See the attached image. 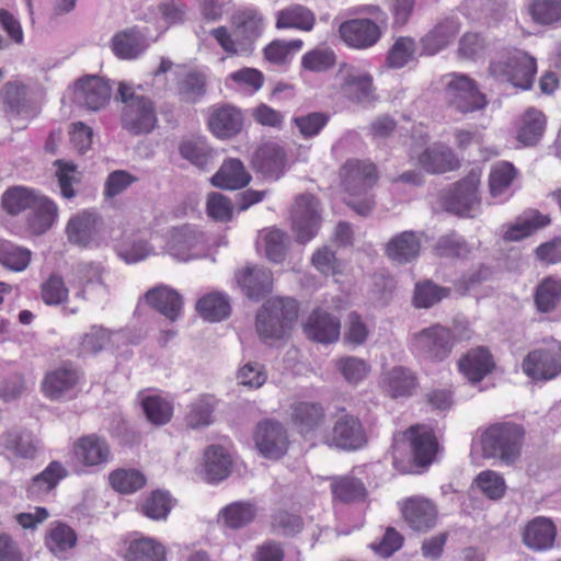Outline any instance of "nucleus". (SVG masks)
<instances>
[{"mask_svg":"<svg viewBox=\"0 0 561 561\" xmlns=\"http://www.w3.org/2000/svg\"><path fill=\"white\" fill-rule=\"evenodd\" d=\"M410 158L430 173H445L458 167V160L453 150L442 144H428V137L422 130L412 136Z\"/></svg>","mask_w":561,"mask_h":561,"instance_id":"8","label":"nucleus"},{"mask_svg":"<svg viewBox=\"0 0 561 561\" xmlns=\"http://www.w3.org/2000/svg\"><path fill=\"white\" fill-rule=\"evenodd\" d=\"M256 516V507L251 502L237 501L222 507L217 516L218 524L227 529L237 530L251 524Z\"/></svg>","mask_w":561,"mask_h":561,"instance_id":"39","label":"nucleus"},{"mask_svg":"<svg viewBox=\"0 0 561 561\" xmlns=\"http://www.w3.org/2000/svg\"><path fill=\"white\" fill-rule=\"evenodd\" d=\"M117 99L124 104L122 125L134 135L148 134L157 125V112L153 102L136 92L134 84L122 81L118 83Z\"/></svg>","mask_w":561,"mask_h":561,"instance_id":"2","label":"nucleus"},{"mask_svg":"<svg viewBox=\"0 0 561 561\" xmlns=\"http://www.w3.org/2000/svg\"><path fill=\"white\" fill-rule=\"evenodd\" d=\"M118 256L128 264L138 263L154 254L146 232L126 233L117 245Z\"/></svg>","mask_w":561,"mask_h":561,"instance_id":"44","label":"nucleus"},{"mask_svg":"<svg viewBox=\"0 0 561 561\" xmlns=\"http://www.w3.org/2000/svg\"><path fill=\"white\" fill-rule=\"evenodd\" d=\"M550 222L548 216L530 209L506 227L503 238L506 241H519Z\"/></svg>","mask_w":561,"mask_h":561,"instance_id":"48","label":"nucleus"},{"mask_svg":"<svg viewBox=\"0 0 561 561\" xmlns=\"http://www.w3.org/2000/svg\"><path fill=\"white\" fill-rule=\"evenodd\" d=\"M516 176L514 165L506 161L496 162L489 175L490 193L493 197H502L508 191Z\"/></svg>","mask_w":561,"mask_h":561,"instance_id":"58","label":"nucleus"},{"mask_svg":"<svg viewBox=\"0 0 561 561\" xmlns=\"http://www.w3.org/2000/svg\"><path fill=\"white\" fill-rule=\"evenodd\" d=\"M402 513L409 526L416 531H426L435 526L437 510L424 497H411L402 506Z\"/></svg>","mask_w":561,"mask_h":561,"instance_id":"31","label":"nucleus"},{"mask_svg":"<svg viewBox=\"0 0 561 561\" xmlns=\"http://www.w3.org/2000/svg\"><path fill=\"white\" fill-rule=\"evenodd\" d=\"M233 35L225 26L211 30L210 34L227 54L248 56L264 32L265 19L259 10L247 9L233 18Z\"/></svg>","mask_w":561,"mask_h":561,"instance_id":"1","label":"nucleus"},{"mask_svg":"<svg viewBox=\"0 0 561 561\" xmlns=\"http://www.w3.org/2000/svg\"><path fill=\"white\" fill-rule=\"evenodd\" d=\"M264 83L263 73L255 68H242L231 72L226 79V85L241 92L253 94L257 92Z\"/></svg>","mask_w":561,"mask_h":561,"instance_id":"55","label":"nucleus"},{"mask_svg":"<svg viewBox=\"0 0 561 561\" xmlns=\"http://www.w3.org/2000/svg\"><path fill=\"white\" fill-rule=\"evenodd\" d=\"M335 81L342 95L351 101L369 104L376 100L373 76L359 67L341 65Z\"/></svg>","mask_w":561,"mask_h":561,"instance_id":"13","label":"nucleus"},{"mask_svg":"<svg viewBox=\"0 0 561 561\" xmlns=\"http://www.w3.org/2000/svg\"><path fill=\"white\" fill-rule=\"evenodd\" d=\"M421 239L413 231H403L387 243V255L398 263H407L419 255Z\"/></svg>","mask_w":561,"mask_h":561,"instance_id":"47","label":"nucleus"},{"mask_svg":"<svg viewBox=\"0 0 561 561\" xmlns=\"http://www.w3.org/2000/svg\"><path fill=\"white\" fill-rule=\"evenodd\" d=\"M446 98L450 106L460 113H471L486 105L485 95L481 93L469 77L461 73L446 76Z\"/></svg>","mask_w":561,"mask_h":561,"instance_id":"15","label":"nucleus"},{"mask_svg":"<svg viewBox=\"0 0 561 561\" xmlns=\"http://www.w3.org/2000/svg\"><path fill=\"white\" fill-rule=\"evenodd\" d=\"M68 474L65 466L59 461H51L41 473L36 474L28 488L30 497L38 499L48 494Z\"/></svg>","mask_w":561,"mask_h":561,"instance_id":"45","label":"nucleus"},{"mask_svg":"<svg viewBox=\"0 0 561 561\" xmlns=\"http://www.w3.org/2000/svg\"><path fill=\"white\" fill-rule=\"evenodd\" d=\"M537 71L535 59L522 50H514L490 65V73L500 81L527 90Z\"/></svg>","mask_w":561,"mask_h":561,"instance_id":"10","label":"nucleus"},{"mask_svg":"<svg viewBox=\"0 0 561 561\" xmlns=\"http://www.w3.org/2000/svg\"><path fill=\"white\" fill-rule=\"evenodd\" d=\"M243 126V115L232 105H221L211 108L208 127L217 138H230L239 134Z\"/></svg>","mask_w":561,"mask_h":561,"instance_id":"29","label":"nucleus"},{"mask_svg":"<svg viewBox=\"0 0 561 561\" xmlns=\"http://www.w3.org/2000/svg\"><path fill=\"white\" fill-rule=\"evenodd\" d=\"M557 528L550 518L538 516L528 522L523 531L524 543L535 551H545L553 547Z\"/></svg>","mask_w":561,"mask_h":561,"instance_id":"32","label":"nucleus"},{"mask_svg":"<svg viewBox=\"0 0 561 561\" xmlns=\"http://www.w3.org/2000/svg\"><path fill=\"white\" fill-rule=\"evenodd\" d=\"M196 310L205 320L219 322L230 314L228 296L220 291L205 294L197 300Z\"/></svg>","mask_w":561,"mask_h":561,"instance_id":"51","label":"nucleus"},{"mask_svg":"<svg viewBox=\"0 0 561 561\" xmlns=\"http://www.w3.org/2000/svg\"><path fill=\"white\" fill-rule=\"evenodd\" d=\"M215 399L211 396H201L188 405L187 425L192 428L208 426L214 421Z\"/></svg>","mask_w":561,"mask_h":561,"instance_id":"57","label":"nucleus"},{"mask_svg":"<svg viewBox=\"0 0 561 561\" xmlns=\"http://www.w3.org/2000/svg\"><path fill=\"white\" fill-rule=\"evenodd\" d=\"M106 268L101 262L82 261L75 265L73 275L80 285L77 296L95 304L106 302L111 290L104 280Z\"/></svg>","mask_w":561,"mask_h":561,"instance_id":"14","label":"nucleus"},{"mask_svg":"<svg viewBox=\"0 0 561 561\" xmlns=\"http://www.w3.org/2000/svg\"><path fill=\"white\" fill-rule=\"evenodd\" d=\"M242 291L251 299H260L272 290L271 271L263 266H247L236 275Z\"/></svg>","mask_w":561,"mask_h":561,"instance_id":"33","label":"nucleus"},{"mask_svg":"<svg viewBox=\"0 0 561 561\" xmlns=\"http://www.w3.org/2000/svg\"><path fill=\"white\" fill-rule=\"evenodd\" d=\"M481 171L472 170L465 179L457 182L444 197L446 210L460 216L473 217L479 208Z\"/></svg>","mask_w":561,"mask_h":561,"instance_id":"16","label":"nucleus"},{"mask_svg":"<svg viewBox=\"0 0 561 561\" xmlns=\"http://www.w3.org/2000/svg\"><path fill=\"white\" fill-rule=\"evenodd\" d=\"M290 419L301 435L313 437L325 422V412L319 403L300 401L291 405Z\"/></svg>","mask_w":561,"mask_h":561,"instance_id":"27","label":"nucleus"},{"mask_svg":"<svg viewBox=\"0 0 561 561\" xmlns=\"http://www.w3.org/2000/svg\"><path fill=\"white\" fill-rule=\"evenodd\" d=\"M124 561H167V547L159 539L134 534L125 541Z\"/></svg>","mask_w":561,"mask_h":561,"instance_id":"25","label":"nucleus"},{"mask_svg":"<svg viewBox=\"0 0 561 561\" xmlns=\"http://www.w3.org/2000/svg\"><path fill=\"white\" fill-rule=\"evenodd\" d=\"M4 449L16 458L33 459L42 445L39 439L30 431L11 430L1 437Z\"/></svg>","mask_w":561,"mask_h":561,"instance_id":"36","label":"nucleus"},{"mask_svg":"<svg viewBox=\"0 0 561 561\" xmlns=\"http://www.w3.org/2000/svg\"><path fill=\"white\" fill-rule=\"evenodd\" d=\"M122 337V331L113 332L102 325H92L80 340L79 353L81 355L96 354L110 345H115Z\"/></svg>","mask_w":561,"mask_h":561,"instance_id":"49","label":"nucleus"},{"mask_svg":"<svg viewBox=\"0 0 561 561\" xmlns=\"http://www.w3.org/2000/svg\"><path fill=\"white\" fill-rule=\"evenodd\" d=\"M404 435L410 442L415 462L420 466L430 465L438 450L437 438L432 427L425 424L414 425Z\"/></svg>","mask_w":561,"mask_h":561,"instance_id":"26","label":"nucleus"},{"mask_svg":"<svg viewBox=\"0 0 561 561\" xmlns=\"http://www.w3.org/2000/svg\"><path fill=\"white\" fill-rule=\"evenodd\" d=\"M380 385L391 398L409 397L416 388V378L410 369L394 366L382 373Z\"/></svg>","mask_w":561,"mask_h":561,"instance_id":"37","label":"nucleus"},{"mask_svg":"<svg viewBox=\"0 0 561 561\" xmlns=\"http://www.w3.org/2000/svg\"><path fill=\"white\" fill-rule=\"evenodd\" d=\"M471 330L465 324L455 327L454 332L436 324L415 333L411 340L414 353L433 360L445 359L457 341L469 340Z\"/></svg>","mask_w":561,"mask_h":561,"instance_id":"4","label":"nucleus"},{"mask_svg":"<svg viewBox=\"0 0 561 561\" xmlns=\"http://www.w3.org/2000/svg\"><path fill=\"white\" fill-rule=\"evenodd\" d=\"M65 232L68 242L80 248H99L110 239L105 221L93 209H83L72 215Z\"/></svg>","mask_w":561,"mask_h":561,"instance_id":"7","label":"nucleus"},{"mask_svg":"<svg viewBox=\"0 0 561 561\" xmlns=\"http://www.w3.org/2000/svg\"><path fill=\"white\" fill-rule=\"evenodd\" d=\"M148 30L138 26L127 27L114 34L111 39V48L116 57L123 60H134L140 57L149 47Z\"/></svg>","mask_w":561,"mask_h":561,"instance_id":"22","label":"nucleus"},{"mask_svg":"<svg viewBox=\"0 0 561 561\" xmlns=\"http://www.w3.org/2000/svg\"><path fill=\"white\" fill-rule=\"evenodd\" d=\"M302 46L304 42L301 39H276L264 48V56L272 64L283 65L288 62Z\"/></svg>","mask_w":561,"mask_h":561,"instance_id":"61","label":"nucleus"},{"mask_svg":"<svg viewBox=\"0 0 561 561\" xmlns=\"http://www.w3.org/2000/svg\"><path fill=\"white\" fill-rule=\"evenodd\" d=\"M251 181L250 173L238 159H227L211 178V183L225 190H239Z\"/></svg>","mask_w":561,"mask_h":561,"instance_id":"40","label":"nucleus"},{"mask_svg":"<svg viewBox=\"0 0 561 561\" xmlns=\"http://www.w3.org/2000/svg\"><path fill=\"white\" fill-rule=\"evenodd\" d=\"M146 301L165 318L174 321L182 310V298L178 291L167 286H159L149 290Z\"/></svg>","mask_w":561,"mask_h":561,"instance_id":"43","label":"nucleus"},{"mask_svg":"<svg viewBox=\"0 0 561 561\" xmlns=\"http://www.w3.org/2000/svg\"><path fill=\"white\" fill-rule=\"evenodd\" d=\"M254 443L260 454L270 459L282 457L288 445L284 427L274 421H264L256 426Z\"/></svg>","mask_w":561,"mask_h":561,"instance_id":"24","label":"nucleus"},{"mask_svg":"<svg viewBox=\"0 0 561 561\" xmlns=\"http://www.w3.org/2000/svg\"><path fill=\"white\" fill-rule=\"evenodd\" d=\"M335 367L350 385L360 383L370 373V365L363 358L344 356L335 360Z\"/></svg>","mask_w":561,"mask_h":561,"instance_id":"59","label":"nucleus"},{"mask_svg":"<svg viewBox=\"0 0 561 561\" xmlns=\"http://www.w3.org/2000/svg\"><path fill=\"white\" fill-rule=\"evenodd\" d=\"M341 179L344 190L350 194L346 203L359 215L366 216L374 206L370 197L357 201L356 197L365 195L366 192L377 182L376 168L368 161L351 159L341 169Z\"/></svg>","mask_w":561,"mask_h":561,"instance_id":"5","label":"nucleus"},{"mask_svg":"<svg viewBox=\"0 0 561 561\" xmlns=\"http://www.w3.org/2000/svg\"><path fill=\"white\" fill-rule=\"evenodd\" d=\"M208 248L209 240L207 236L192 225L173 227L167 234L165 251L181 262L204 256Z\"/></svg>","mask_w":561,"mask_h":561,"instance_id":"9","label":"nucleus"},{"mask_svg":"<svg viewBox=\"0 0 561 561\" xmlns=\"http://www.w3.org/2000/svg\"><path fill=\"white\" fill-rule=\"evenodd\" d=\"M340 39L352 49L364 50L375 46L382 36L381 26L368 18L350 19L339 26Z\"/></svg>","mask_w":561,"mask_h":561,"instance_id":"19","label":"nucleus"},{"mask_svg":"<svg viewBox=\"0 0 561 561\" xmlns=\"http://www.w3.org/2000/svg\"><path fill=\"white\" fill-rule=\"evenodd\" d=\"M367 440L360 420L344 409L336 413L331 431L323 436L328 446L347 451L363 448Z\"/></svg>","mask_w":561,"mask_h":561,"instance_id":"11","label":"nucleus"},{"mask_svg":"<svg viewBox=\"0 0 561 561\" xmlns=\"http://www.w3.org/2000/svg\"><path fill=\"white\" fill-rule=\"evenodd\" d=\"M305 334L322 344L335 343L341 334L340 319L322 308H316L304 322Z\"/></svg>","mask_w":561,"mask_h":561,"instance_id":"23","label":"nucleus"},{"mask_svg":"<svg viewBox=\"0 0 561 561\" xmlns=\"http://www.w3.org/2000/svg\"><path fill=\"white\" fill-rule=\"evenodd\" d=\"M522 369L533 380L547 381L561 374V343L550 340L529 352L522 363Z\"/></svg>","mask_w":561,"mask_h":561,"instance_id":"12","label":"nucleus"},{"mask_svg":"<svg viewBox=\"0 0 561 561\" xmlns=\"http://www.w3.org/2000/svg\"><path fill=\"white\" fill-rule=\"evenodd\" d=\"M546 116L536 108L527 110L520 118L517 140L524 146H534L542 137L546 129Z\"/></svg>","mask_w":561,"mask_h":561,"instance_id":"50","label":"nucleus"},{"mask_svg":"<svg viewBox=\"0 0 561 561\" xmlns=\"http://www.w3.org/2000/svg\"><path fill=\"white\" fill-rule=\"evenodd\" d=\"M231 467V456L222 446L213 445L205 450L202 474L207 482L225 480L230 474Z\"/></svg>","mask_w":561,"mask_h":561,"instance_id":"34","label":"nucleus"},{"mask_svg":"<svg viewBox=\"0 0 561 561\" xmlns=\"http://www.w3.org/2000/svg\"><path fill=\"white\" fill-rule=\"evenodd\" d=\"M168 72L178 80L176 90L182 98L194 102L204 94L206 82L204 73L190 70L184 66H174L170 59L161 58L159 68L153 72V76L159 78Z\"/></svg>","mask_w":561,"mask_h":561,"instance_id":"20","label":"nucleus"},{"mask_svg":"<svg viewBox=\"0 0 561 561\" xmlns=\"http://www.w3.org/2000/svg\"><path fill=\"white\" fill-rule=\"evenodd\" d=\"M110 483L119 493H133L145 485L146 478L135 469H118L110 474Z\"/></svg>","mask_w":561,"mask_h":561,"instance_id":"63","label":"nucleus"},{"mask_svg":"<svg viewBox=\"0 0 561 561\" xmlns=\"http://www.w3.org/2000/svg\"><path fill=\"white\" fill-rule=\"evenodd\" d=\"M561 298V280L553 277L542 279L535 291V304L540 312L556 309Z\"/></svg>","mask_w":561,"mask_h":561,"instance_id":"56","label":"nucleus"},{"mask_svg":"<svg viewBox=\"0 0 561 561\" xmlns=\"http://www.w3.org/2000/svg\"><path fill=\"white\" fill-rule=\"evenodd\" d=\"M291 228L300 243L312 240L320 229L321 215L317 198L310 194L299 195L291 209Z\"/></svg>","mask_w":561,"mask_h":561,"instance_id":"18","label":"nucleus"},{"mask_svg":"<svg viewBox=\"0 0 561 561\" xmlns=\"http://www.w3.org/2000/svg\"><path fill=\"white\" fill-rule=\"evenodd\" d=\"M28 210L27 226L36 234L45 233L58 218L57 205L43 194L38 196L36 203Z\"/></svg>","mask_w":561,"mask_h":561,"instance_id":"41","label":"nucleus"},{"mask_svg":"<svg viewBox=\"0 0 561 561\" xmlns=\"http://www.w3.org/2000/svg\"><path fill=\"white\" fill-rule=\"evenodd\" d=\"M298 317V304L291 298L267 300L256 316V331L262 340L272 343L286 336Z\"/></svg>","mask_w":561,"mask_h":561,"instance_id":"3","label":"nucleus"},{"mask_svg":"<svg viewBox=\"0 0 561 561\" xmlns=\"http://www.w3.org/2000/svg\"><path fill=\"white\" fill-rule=\"evenodd\" d=\"M448 294L447 288L440 287L431 280H424L416 283L413 302L416 308H430L446 298Z\"/></svg>","mask_w":561,"mask_h":561,"instance_id":"62","label":"nucleus"},{"mask_svg":"<svg viewBox=\"0 0 561 561\" xmlns=\"http://www.w3.org/2000/svg\"><path fill=\"white\" fill-rule=\"evenodd\" d=\"M31 251L11 241L0 239V264L11 271L22 272L31 262Z\"/></svg>","mask_w":561,"mask_h":561,"instance_id":"54","label":"nucleus"},{"mask_svg":"<svg viewBox=\"0 0 561 561\" xmlns=\"http://www.w3.org/2000/svg\"><path fill=\"white\" fill-rule=\"evenodd\" d=\"M494 366L491 353L483 346L471 348L458 360L459 371L471 383L480 382Z\"/></svg>","mask_w":561,"mask_h":561,"instance_id":"28","label":"nucleus"},{"mask_svg":"<svg viewBox=\"0 0 561 561\" xmlns=\"http://www.w3.org/2000/svg\"><path fill=\"white\" fill-rule=\"evenodd\" d=\"M76 542V533L62 523L51 524L45 540L47 548L58 558H64L67 551L75 547Z\"/></svg>","mask_w":561,"mask_h":561,"instance_id":"52","label":"nucleus"},{"mask_svg":"<svg viewBox=\"0 0 561 561\" xmlns=\"http://www.w3.org/2000/svg\"><path fill=\"white\" fill-rule=\"evenodd\" d=\"M277 30L295 28L310 32L316 24L314 13L302 4H290L276 12Z\"/></svg>","mask_w":561,"mask_h":561,"instance_id":"38","label":"nucleus"},{"mask_svg":"<svg viewBox=\"0 0 561 561\" xmlns=\"http://www.w3.org/2000/svg\"><path fill=\"white\" fill-rule=\"evenodd\" d=\"M141 405L147 419L156 425L167 424L173 415L172 403L161 396H148Z\"/></svg>","mask_w":561,"mask_h":561,"instance_id":"60","label":"nucleus"},{"mask_svg":"<svg viewBox=\"0 0 561 561\" xmlns=\"http://www.w3.org/2000/svg\"><path fill=\"white\" fill-rule=\"evenodd\" d=\"M287 234L277 228L263 230L260 233L257 244L264 249L266 257L275 263H279L285 257L288 245Z\"/></svg>","mask_w":561,"mask_h":561,"instance_id":"53","label":"nucleus"},{"mask_svg":"<svg viewBox=\"0 0 561 561\" xmlns=\"http://www.w3.org/2000/svg\"><path fill=\"white\" fill-rule=\"evenodd\" d=\"M523 437L524 430L517 424H494L481 434L478 444L484 458L512 463L519 456Z\"/></svg>","mask_w":561,"mask_h":561,"instance_id":"6","label":"nucleus"},{"mask_svg":"<svg viewBox=\"0 0 561 561\" xmlns=\"http://www.w3.org/2000/svg\"><path fill=\"white\" fill-rule=\"evenodd\" d=\"M172 508V500L169 493L153 491L142 503V514L153 520L165 519Z\"/></svg>","mask_w":561,"mask_h":561,"instance_id":"64","label":"nucleus"},{"mask_svg":"<svg viewBox=\"0 0 561 561\" xmlns=\"http://www.w3.org/2000/svg\"><path fill=\"white\" fill-rule=\"evenodd\" d=\"M83 387V377L70 366L48 371L42 381V391L53 401H70L78 397Z\"/></svg>","mask_w":561,"mask_h":561,"instance_id":"17","label":"nucleus"},{"mask_svg":"<svg viewBox=\"0 0 561 561\" xmlns=\"http://www.w3.org/2000/svg\"><path fill=\"white\" fill-rule=\"evenodd\" d=\"M253 164L265 176L278 180L285 171V151L277 144H264L255 151Z\"/></svg>","mask_w":561,"mask_h":561,"instance_id":"35","label":"nucleus"},{"mask_svg":"<svg viewBox=\"0 0 561 561\" xmlns=\"http://www.w3.org/2000/svg\"><path fill=\"white\" fill-rule=\"evenodd\" d=\"M75 458L88 467L106 463L111 459L107 442L94 434L79 438L73 445Z\"/></svg>","mask_w":561,"mask_h":561,"instance_id":"30","label":"nucleus"},{"mask_svg":"<svg viewBox=\"0 0 561 561\" xmlns=\"http://www.w3.org/2000/svg\"><path fill=\"white\" fill-rule=\"evenodd\" d=\"M111 93L112 88L105 79L85 76L73 85V102L87 110L99 111L108 103Z\"/></svg>","mask_w":561,"mask_h":561,"instance_id":"21","label":"nucleus"},{"mask_svg":"<svg viewBox=\"0 0 561 561\" xmlns=\"http://www.w3.org/2000/svg\"><path fill=\"white\" fill-rule=\"evenodd\" d=\"M460 31V22L457 18H446L439 22L423 38V49L427 55H435L445 48Z\"/></svg>","mask_w":561,"mask_h":561,"instance_id":"42","label":"nucleus"},{"mask_svg":"<svg viewBox=\"0 0 561 561\" xmlns=\"http://www.w3.org/2000/svg\"><path fill=\"white\" fill-rule=\"evenodd\" d=\"M39 195L41 193L34 188L14 185L3 192L1 196V207L7 214L18 216L28 210L31 206L36 203Z\"/></svg>","mask_w":561,"mask_h":561,"instance_id":"46","label":"nucleus"}]
</instances>
